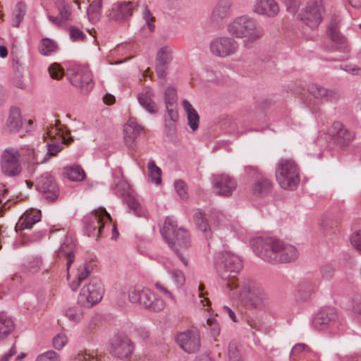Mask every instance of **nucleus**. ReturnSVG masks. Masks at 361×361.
<instances>
[{
    "label": "nucleus",
    "instance_id": "f257e3e1",
    "mask_svg": "<svg viewBox=\"0 0 361 361\" xmlns=\"http://www.w3.org/2000/svg\"><path fill=\"white\" fill-rule=\"evenodd\" d=\"M255 243L257 247L255 248V252L267 262H290L298 257V250L293 245L278 239L258 238Z\"/></svg>",
    "mask_w": 361,
    "mask_h": 361
},
{
    "label": "nucleus",
    "instance_id": "f03ea898",
    "mask_svg": "<svg viewBox=\"0 0 361 361\" xmlns=\"http://www.w3.org/2000/svg\"><path fill=\"white\" fill-rule=\"evenodd\" d=\"M177 226L175 221L167 217L161 229V233L169 246L174 251L183 264L187 267L188 261L185 257L183 251L186 250L190 245V234L185 229L177 228Z\"/></svg>",
    "mask_w": 361,
    "mask_h": 361
},
{
    "label": "nucleus",
    "instance_id": "7ed1b4c3",
    "mask_svg": "<svg viewBox=\"0 0 361 361\" xmlns=\"http://www.w3.org/2000/svg\"><path fill=\"white\" fill-rule=\"evenodd\" d=\"M228 33L238 38H244V46L249 48L264 35L263 28L246 16L234 18L227 25Z\"/></svg>",
    "mask_w": 361,
    "mask_h": 361
},
{
    "label": "nucleus",
    "instance_id": "20e7f679",
    "mask_svg": "<svg viewBox=\"0 0 361 361\" xmlns=\"http://www.w3.org/2000/svg\"><path fill=\"white\" fill-rule=\"evenodd\" d=\"M243 268L240 259L237 255L226 252L222 254L221 262L218 265L219 272L222 280L226 281V286L233 291L239 285L235 282V277Z\"/></svg>",
    "mask_w": 361,
    "mask_h": 361
},
{
    "label": "nucleus",
    "instance_id": "39448f33",
    "mask_svg": "<svg viewBox=\"0 0 361 361\" xmlns=\"http://www.w3.org/2000/svg\"><path fill=\"white\" fill-rule=\"evenodd\" d=\"M276 178L284 190H295L300 181V171L293 159H282L277 164Z\"/></svg>",
    "mask_w": 361,
    "mask_h": 361
},
{
    "label": "nucleus",
    "instance_id": "423d86ee",
    "mask_svg": "<svg viewBox=\"0 0 361 361\" xmlns=\"http://www.w3.org/2000/svg\"><path fill=\"white\" fill-rule=\"evenodd\" d=\"M128 298L130 302L138 304L145 308L159 312L164 310V300L157 298L149 289L137 286L130 287L128 290Z\"/></svg>",
    "mask_w": 361,
    "mask_h": 361
},
{
    "label": "nucleus",
    "instance_id": "0eeeda50",
    "mask_svg": "<svg viewBox=\"0 0 361 361\" xmlns=\"http://www.w3.org/2000/svg\"><path fill=\"white\" fill-rule=\"evenodd\" d=\"M233 298H240L243 301L245 306L262 309L269 302V296L265 291L259 287H250L249 285H245L241 289L237 288L231 292Z\"/></svg>",
    "mask_w": 361,
    "mask_h": 361
},
{
    "label": "nucleus",
    "instance_id": "6e6552de",
    "mask_svg": "<svg viewBox=\"0 0 361 361\" xmlns=\"http://www.w3.org/2000/svg\"><path fill=\"white\" fill-rule=\"evenodd\" d=\"M104 287L97 279H92L80 290L78 296V303L84 307H92L101 301L104 294Z\"/></svg>",
    "mask_w": 361,
    "mask_h": 361
},
{
    "label": "nucleus",
    "instance_id": "1a4fd4ad",
    "mask_svg": "<svg viewBox=\"0 0 361 361\" xmlns=\"http://www.w3.org/2000/svg\"><path fill=\"white\" fill-rule=\"evenodd\" d=\"M70 82L80 88L84 93L89 92L93 87L92 75L88 66H73L68 69Z\"/></svg>",
    "mask_w": 361,
    "mask_h": 361
},
{
    "label": "nucleus",
    "instance_id": "9d476101",
    "mask_svg": "<svg viewBox=\"0 0 361 361\" xmlns=\"http://www.w3.org/2000/svg\"><path fill=\"white\" fill-rule=\"evenodd\" d=\"M324 6L322 1L309 2L298 14V19L311 30L317 28L322 20Z\"/></svg>",
    "mask_w": 361,
    "mask_h": 361
},
{
    "label": "nucleus",
    "instance_id": "9b49d317",
    "mask_svg": "<svg viewBox=\"0 0 361 361\" xmlns=\"http://www.w3.org/2000/svg\"><path fill=\"white\" fill-rule=\"evenodd\" d=\"M178 345L188 354L196 353L201 347V338L197 329H188L176 336Z\"/></svg>",
    "mask_w": 361,
    "mask_h": 361
},
{
    "label": "nucleus",
    "instance_id": "f8f14e48",
    "mask_svg": "<svg viewBox=\"0 0 361 361\" xmlns=\"http://www.w3.org/2000/svg\"><path fill=\"white\" fill-rule=\"evenodd\" d=\"M134 351V345L124 334H115L111 341V353L117 359H129Z\"/></svg>",
    "mask_w": 361,
    "mask_h": 361
},
{
    "label": "nucleus",
    "instance_id": "ddd939ff",
    "mask_svg": "<svg viewBox=\"0 0 361 361\" xmlns=\"http://www.w3.org/2000/svg\"><path fill=\"white\" fill-rule=\"evenodd\" d=\"M20 152L16 148H7L4 151L1 155V167L4 175L16 176L20 173Z\"/></svg>",
    "mask_w": 361,
    "mask_h": 361
},
{
    "label": "nucleus",
    "instance_id": "4468645a",
    "mask_svg": "<svg viewBox=\"0 0 361 361\" xmlns=\"http://www.w3.org/2000/svg\"><path fill=\"white\" fill-rule=\"evenodd\" d=\"M106 221H111V216L104 209L96 211L88 216L85 225L87 235L98 238L102 233Z\"/></svg>",
    "mask_w": 361,
    "mask_h": 361
},
{
    "label": "nucleus",
    "instance_id": "2eb2a0df",
    "mask_svg": "<svg viewBox=\"0 0 361 361\" xmlns=\"http://www.w3.org/2000/svg\"><path fill=\"white\" fill-rule=\"evenodd\" d=\"M36 189L49 202L54 201L59 194L56 183L49 173H43L37 179Z\"/></svg>",
    "mask_w": 361,
    "mask_h": 361
},
{
    "label": "nucleus",
    "instance_id": "dca6fc26",
    "mask_svg": "<svg viewBox=\"0 0 361 361\" xmlns=\"http://www.w3.org/2000/svg\"><path fill=\"white\" fill-rule=\"evenodd\" d=\"M238 49V43L233 38L221 37L214 39L210 44L212 54L220 57L234 54Z\"/></svg>",
    "mask_w": 361,
    "mask_h": 361
},
{
    "label": "nucleus",
    "instance_id": "f3484780",
    "mask_svg": "<svg viewBox=\"0 0 361 361\" xmlns=\"http://www.w3.org/2000/svg\"><path fill=\"white\" fill-rule=\"evenodd\" d=\"M213 185L217 195L229 197L236 189V180L228 174L221 173L213 176Z\"/></svg>",
    "mask_w": 361,
    "mask_h": 361
},
{
    "label": "nucleus",
    "instance_id": "a211bd4d",
    "mask_svg": "<svg viewBox=\"0 0 361 361\" xmlns=\"http://www.w3.org/2000/svg\"><path fill=\"white\" fill-rule=\"evenodd\" d=\"M338 313L334 307H324L317 312L312 319V326L318 330L324 329L336 323Z\"/></svg>",
    "mask_w": 361,
    "mask_h": 361
},
{
    "label": "nucleus",
    "instance_id": "6ab92c4d",
    "mask_svg": "<svg viewBox=\"0 0 361 361\" xmlns=\"http://www.w3.org/2000/svg\"><path fill=\"white\" fill-rule=\"evenodd\" d=\"M330 134L334 141L341 147L348 145L355 136L353 131L349 130L339 121H335L332 123Z\"/></svg>",
    "mask_w": 361,
    "mask_h": 361
},
{
    "label": "nucleus",
    "instance_id": "aec40b11",
    "mask_svg": "<svg viewBox=\"0 0 361 361\" xmlns=\"http://www.w3.org/2000/svg\"><path fill=\"white\" fill-rule=\"evenodd\" d=\"M173 59V50L169 46H164L160 48L156 56V73L160 78H164L166 75V71L169 65Z\"/></svg>",
    "mask_w": 361,
    "mask_h": 361
},
{
    "label": "nucleus",
    "instance_id": "412c9836",
    "mask_svg": "<svg viewBox=\"0 0 361 361\" xmlns=\"http://www.w3.org/2000/svg\"><path fill=\"white\" fill-rule=\"evenodd\" d=\"M135 6V4L132 1H117L112 5L109 17L116 21L127 20L131 17Z\"/></svg>",
    "mask_w": 361,
    "mask_h": 361
},
{
    "label": "nucleus",
    "instance_id": "4be33fe9",
    "mask_svg": "<svg viewBox=\"0 0 361 361\" xmlns=\"http://www.w3.org/2000/svg\"><path fill=\"white\" fill-rule=\"evenodd\" d=\"M308 90L314 97L321 101L335 102L341 97L340 94L337 91L326 89L317 84L310 85Z\"/></svg>",
    "mask_w": 361,
    "mask_h": 361
},
{
    "label": "nucleus",
    "instance_id": "5701e85b",
    "mask_svg": "<svg viewBox=\"0 0 361 361\" xmlns=\"http://www.w3.org/2000/svg\"><path fill=\"white\" fill-rule=\"evenodd\" d=\"M339 22L337 18L331 19L328 26L327 35L334 44L336 49H343L346 47V39L340 32Z\"/></svg>",
    "mask_w": 361,
    "mask_h": 361
},
{
    "label": "nucleus",
    "instance_id": "b1692460",
    "mask_svg": "<svg viewBox=\"0 0 361 361\" xmlns=\"http://www.w3.org/2000/svg\"><path fill=\"white\" fill-rule=\"evenodd\" d=\"M75 248V245L73 241V240L68 237H66L64 242L61 245L60 248L58 250V257H65L66 259V269H67V279H69V269L74 262L75 256H74V250Z\"/></svg>",
    "mask_w": 361,
    "mask_h": 361
},
{
    "label": "nucleus",
    "instance_id": "393cba45",
    "mask_svg": "<svg viewBox=\"0 0 361 361\" xmlns=\"http://www.w3.org/2000/svg\"><path fill=\"white\" fill-rule=\"evenodd\" d=\"M254 11L259 15L274 17L279 11V6L274 0H257Z\"/></svg>",
    "mask_w": 361,
    "mask_h": 361
},
{
    "label": "nucleus",
    "instance_id": "a878e982",
    "mask_svg": "<svg viewBox=\"0 0 361 361\" xmlns=\"http://www.w3.org/2000/svg\"><path fill=\"white\" fill-rule=\"evenodd\" d=\"M231 0H219L214 7L211 19L213 22L219 23L231 15Z\"/></svg>",
    "mask_w": 361,
    "mask_h": 361
},
{
    "label": "nucleus",
    "instance_id": "bb28decb",
    "mask_svg": "<svg viewBox=\"0 0 361 361\" xmlns=\"http://www.w3.org/2000/svg\"><path fill=\"white\" fill-rule=\"evenodd\" d=\"M142 128L139 126L135 118H130L123 127L124 139L128 146H131L140 135Z\"/></svg>",
    "mask_w": 361,
    "mask_h": 361
},
{
    "label": "nucleus",
    "instance_id": "cd10ccee",
    "mask_svg": "<svg viewBox=\"0 0 361 361\" xmlns=\"http://www.w3.org/2000/svg\"><path fill=\"white\" fill-rule=\"evenodd\" d=\"M153 95L152 89L149 87H145L137 96L140 104L151 114H155L157 111V105L152 100Z\"/></svg>",
    "mask_w": 361,
    "mask_h": 361
},
{
    "label": "nucleus",
    "instance_id": "c85d7f7f",
    "mask_svg": "<svg viewBox=\"0 0 361 361\" xmlns=\"http://www.w3.org/2000/svg\"><path fill=\"white\" fill-rule=\"evenodd\" d=\"M23 126V120L20 110L18 108L12 107L6 121V128L9 133L18 132Z\"/></svg>",
    "mask_w": 361,
    "mask_h": 361
},
{
    "label": "nucleus",
    "instance_id": "c756f323",
    "mask_svg": "<svg viewBox=\"0 0 361 361\" xmlns=\"http://www.w3.org/2000/svg\"><path fill=\"white\" fill-rule=\"evenodd\" d=\"M194 221L197 228L203 233L206 239L212 238L211 228L203 213L201 212H195L194 215Z\"/></svg>",
    "mask_w": 361,
    "mask_h": 361
},
{
    "label": "nucleus",
    "instance_id": "7c9ffc66",
    "mask_svg": "<svg viewBox=\"0 0 361 361\" xmlns=\"http://www.w3.org/2000/svg\"><path fill=\"white\" fill-rule=\"evenodd\" d=\"M14 329V322L10 317L0 314V340L7 337Z\"/></svg>",
    "mask_w": 361,
    "mask_h": 361
},
{
    "label": "nucleus",
    "instance_id": "2f4dec72",
    "mask_svg": "<svg viewBox=\"0 0 361 361\" xmlns=\"http://www.w3.org/2000/svg\"><path fill=\"white\" fill-rule=\"evenodd\" d=\"M82 307L83 306L78 302L76 305L66 309L64 314L70 322L77 324L83 318L84 311Z\"/></svg>",
    "mask_w": 361,
    "mask_h": 361
},
{
    "label": "nucleus",
    "instance_id": "473e14b6",
    "mask_svg": "<svg viewBox=\"0 0 361 361\" xmlns=\"http://www.w3.org/2000/svg\"><path fill=\"white\" fill-rule=\"evenodd\" d=\"M64 173L66 176L72 181H82L86 176L82 168L78 165L64 168Z\"/></svg>",
    "mask_w": 361,
    "mask_h": 361
},
{
    "label": "nucleus",
    "instance_id": "72a5a7b5",
    "mask_svg": "<svg viewBox=\"0 0 361 361\" xmlns=\"http://www.w3.org/2000/svg\"><path fill=\"white\" fill-rule=\"evenodd\" d=\"M26 13V5L24 2L20 1L15 6L13 11L12 25L18 27Z\"/></svg>",
    "mask_w": 361,
    "mask_h": 361
},
{
    "label": "nucleus",
    "instance_id": "f704fd0d",
    "mask_svg": "<svg viewBox=\"0 0 361 361\" xmlns=\"http://www.w3.org/2000/svg\"><path fill=\"white\" fill-rule=\"evenodd\" d=\"M90 271V267L87 264H85L82 267H80L78 271L77 281L70 284L71 288L75 291L81 282L89 276Z\"/></svg>",
    "mask_w": 361,
    "mask_h": 361
},
{
    "label": "nucleus",
    "instance_id": "c9c22d12",
    "mask_svg": "<svg viewBox=\"0 0 361 361\" xmlns=\"http://www.w3.org/2000/svg\"><path fill=\"white\" fill-rule=\"evenodd\" d=\"M271 187V182L268 178H261L257 180L252 187V191L255 194L263 195L267 193Z\"/></svg>",
    "mask_w": 361,
    "mask_h": 361
},
{
    "label": "nucleus",
    "instance_id": "e433bc0d",
    "mask_svg": "<svg viewBox=\"0 0 361 361\" xmlns=\"http://www.w3.org/2000/svg\"><path fill=\"white\" fill-rule=\"evenodd\" d=\"M56 49V44L47 38L42 39L39 45V52L45 56L50 55L51 53L55 52Z\"/></svg>",
    "mask_w": 361,
    "mask_h": 361
},
{
    "label": "nucleus",
    "instance_id": "4c0bfd02",
    "mask_svg": "<svg viewBox=\"0 0 361 361\" xmlns=\"http://www.w3.org/2000/svg\"><path fill=\"white\" fill-rule=\"evenodd\" d=\"M149 176L152 181L157 185L160 184L161 182V170L158 167L154 161H149L147 165Z\"/></svg>",
    "mask_w": 361,
    "mask_h": 361
},
{
    "label": "nucleus",
    "instance_id": "58836bf2",
    "mask_svg": "<svg viewBox=\"0 0 361 361\" xmlns=\"http://www.w3.org/2000/svg\"><path fill=\"white\" fill-rule=\"evenodd\" d=\"M40 220L39 212H36L35 214H29L20 222V228L21 230L30 229L35 224Z\"/></svg>",
    "mask_w": 361,
    "mask_h": 361
},
{
    "label": "nucleus",
    "instance_id": "ea45409f",
    "mask_svg": "<svg viewBox=\"0 0 361 361\" xmlns=\"http://www.w3.org/2000/svg\"><path fill=\"white\" fill-rule=\"evenodd\" d=\"M47 153L44 157L40 161L41 163H44L49 159L50 157H55L56 154L62 151L63 149V143H51L47 144Z\"/></svg>",
    "mask_w": 361,
    "mask_h": 361
},
{
    "label": "nucleus",
    "instance_id": "a19ab883",
    "mask_svg": "<svg viewBox=\"0 0 361 361\" xmlns=\"http://www.w3.org/2000/svg\"><path fill=\"white\" fill-rule=\"evenodd\" d=\"M351 311L355 319L361 324V296H355L352 299Z\"/></svg>",
    "mask_w": 361,
    "mask_h": 361
},
{
    "label": "nucleus",
    "instance_id": "79ce46f5",
    "mask_svg": "<svg viewBox=\"0 0 361 361\" xmlns=\"http://www.w3.org/2000/svg\"><path fill=\"white\" fill-rule=\"evenodd\" d=\"M94 359L102 360L104 359V357H102V355H98L97 353L87 351L79 352L75 357V360L78 361H90Z\"/></svg>",
    "mask_w": 361,
    "mask_h": 361
},
{
    "label": "nucleus",
    "instance_id": "37998d69",
    "mask_svg": "<svg viewBox=\"0 0 361 361\" xmlns=\"http://www.w3.org/2000/svg\"><path fill=\"white\" fill-rule=\"evenodd\" d=\"M165 106L177 104L176 90L173 87H168L164 92Z\"/></svg>",
    "mask_w": 361,
    "mask_h": 361
},
{
    "label": "nucleus",
    "instance_id": "c03bdc74",
    "mask_svg": "<svg viewBox=\"0 0 361 361\" xmlns=\"http://www.w3.org/2000/svg\"><path fill=\"white\" fill-rule=\"evenodd\" d=\"M48 70L50 76L55 80H59L64 75L63 69L56 63L51 64Z\"/></svg>",
    "mask_w": 361,
    "mask_h": 361
},
{
    "label": "nucleus",
    "instance_id": "a18cd8bd",
    "mask_svg": "<svg viewBox=\"0 0 361 361\" xmlns=\"http://www.w3.org/2000/svg\"><path fill=\"white\" fill-rule=\"evenodd\" d=\"M166 114L165 118L166 121L170 120L176 122L178 120V114L177 111V104H171L166 106Z\"/></svg>",
    "mask_w": 361,
    "mask_h": 361
},
{
    "label": "nucleus",
    "instance_id": "49530a36",
    "mask_svg": "<svg viewBox=\"0 0 361 361\" xmlns=\"http://www.w3.org/2000/svg\"><path fill=\"white\" fill-rule=\"evenodd\" d=\"M305 352H308L307 345L302 343H298L294 345L290 352V357L295 359H302V357L300 356V354L305 353Z\"/></svg>",
    "mask_w": 361,
    "mask_h": 361
},
{
    "label": "nucleus",
    "instance_id": "de8ad7c7",
    "mask_svg": "<svg viewBox=\"0 0 361 361\" xmlns=\"http://www.w3.org/2000/svg\"><path fill=\"white\" fill-rule=\"evenodd\" d=\"M207 324L209 327L210 334L213 337L219 336L221 329L216 319L213 317L208 318L207 320Z\"/></svg>",
    "mask_w": 361,
    "mask_h": 361
},
{
    "label": "nucleus",
    "instance_id": "09e8293b",
    "mask_svg": "<svg viewBox=\"0 0 361 361\" xmlns=\"http://www.w3.org/2000/svg\"><path fill=\"white\" fill-rule=\"evenodd\" d=\"M174 188L178 193V195L180 196V197L183 200H185L188 198V192L186 190V185L185 183L180 180H176L174 183Z\"/></svg>",
    "mask_w": 361,
    "mask_h": 361
},
{
    "label": "nucleus",
    "instance_id": "8fccbe9b",
    "mask_svg": "<svg viewBox=\"0 0 361 361\" xmlns=\"http://www.w3.org/2000/svg\"><path fill=\"white\" fill-rule=\"evenodd\" d=\"M170 274L178 287H180L184 284L185 279L183 273L180 270H172L170 271Z\"/></svg>",
    "mask_w": 361,
    "mask_h": 361
},
{
    "label": "nucleus",
    "instance_id": "3c124183",
    "mask_svg": "<svg viewBox=\"0 0 361 361\" xmlns=\"http://www.w3.org/2000/svg\"><path fill=\"white\" fill-rule=\"evenodd\" d=\"M188 118V124L190 128L193 130H196L199 126L200 117L197 111L193 113H190L187 115Z\"/></svg>",
    "mask_w": 361,
    "mask_h": 361
},
{
    "label": "nucleus",
    "instance_id": "603ef678",
    "mask_svg": "<svg viewBox=\"0 0 361 361\" xmlns=\"http://www.w3.org/2000/svg\"><path fill=\"white\" fill-rule=\"evenodd\" d=\"M59 359V355L54 350H48L39 355L36 361H51Z\"/></svg>",
    "mask_w": 361,
    "mask_h": 361
},
{
    "label": "nucleus",
    "instance_id": "864d4df0",
    "mask_svg": "<svg viewBox=\"0 0 361 361\" xmlns=\"http://www.w3.org/2000/svg\"><path fill=\"white\" fill-rule=\"evenodd\" d=\"M314 290V285L312 283H311L308 280H304L302 281L298 287V292H305V297L307 298L310 295V294Z\"/></svg>",
    "mask_w": 361,
    "mask_h": 361
},
{
    "label": "nucleus",
    "instance_id": "5fc2aeb1",
    "mask_svg": "<svg viewBox=\"0 0 361 361\" xmlns=\"http://www.w3.org/2000/svg\"><path fill=\"white\" fill-rule=\"evenodd\" d=\"M67 342V337L63 334H59L53 338V345L58 350H61Z\"/></svg>",
    "mask_w": 361,
    "mask_h": 361
},
{
    "label": "nucleus",
    "instance_id": "6e6d98bb",
    "mask_svg": "<svg viewBox=\"0 0 361 361\" xmlns=\"http://www.w3.org/2000/svg\"><path fill=\"white\" fill-rule=\"evenodd\" d=\"M142 16L144 20H145L146 25H147L149 31L153 32L155 28V26L153 24L154 17L152 16L150 11L148 9L147 7L145 8Z\"/></svg>",
    "mask_w": 361,
    "mask_h": 361
},
{
    "label": "nucleus",
    "instance_id": "4d7b16f0",
    "mask_svg": "<svg viewBox=\"0 0 361 361\" xmlns=\"http://www.w3.org/2000/svg\"><path fill=\"white\" fill-rule=\"evenodd\" d=\"M41 265V259L39 258H34L28 261L26 264V269L27 271L34 273L37 271Z\"/></svg>",
    "mask_w": 361,
    "mask_h": 361
},
{
    "label": "nucleus",
    "instance_id": "13d9d810",
    "mask_svg": "<svg viewBox=\"0 0 361 361\" xmlns=\"http://www.w3.org/2000/svg\"><path fill=\"white\" fill-rule=\"evenodd\" d=\"M350 243L357 251L361 252V230L351 235Z\"/></svg>",
    "mask_w": 361,
    "mask_h": 361
},
{
    "label": "nucleus",
    "instance_id": "bf43d9fd",
    "mask_svg": "<svg viewBox=\"0 0 361 361\" xmlns=\"http://www.w3.org/2000/svg\"><path fill=\"white\" fill-rule=\"evenodd\" d=\"M70 36L73 41H78L84 39L85 34L78 28L73 26L70 27Z\"/></svg>",
    "mask_w": 361,
    "mask_h": 361
},
{
    "label": "nucleus",
    "instance_id": "052dcab7",
    "mask_svg": "<svg viewBox=\"0 0 361 361\" xmlns=\"http://www.w3.org/2000/svg\"><path fill=\"white\" fill-rule=\"evenodd\" d=\"M156 288L162 293L166 298L171 299L172 301L175 302L174 297L173 294L161 283L157 282L155 283Z\"/></svg>",
    "mask_w": 361,
    "mask_h": 361
},
{
    "label": "nucleus",
    "instance_id": "680f3d73",
    "mask_svg": "<svg viewBox=\"0 0 361 361\" xmlns=\"http://www.w3.org/2000/svg\"><path fill=\"white\" fill-rule=\"evenodd\" d=\"M25 154L27 157L29 161L37 164L41 163L40 161H38L37 154L35 152L34 148L27 147L25 149Z\"/></svg>",
    "mask_w": 361,
    "mask_h": 361
},
{
    "label": "nucleus",
    "instance_id": "e2e57ef3",
    "mask_svg": "<svg viewBox=\"0 0 361 361\" xmlns=\"http://www.w3.org/2000/svg\"><path fill=\"white\" fill-rule=\"evenodd\" d=\"M322 276L324 279H331L334 274V269L330 266H324L322 268Z\"/></svg>",
    "mask_w": 361,
    "mask_h": 361
},
{
    "label": "nucleus",
    "instance_id": "0e129e2a",
    "mask_svg": "<svg viewBox=\"0 0 361 361\" xmlns=\"http://www.w3.org/2000/svg\"><path fill=\"white\" fill-rule=\"evenodd\" d=\"M102 5V0H94L92 4L90 5L87 9V13L90 12H94L99 13L101 11Z\"/></svg>",
    "mask_w": 361,
    "mask_h": 361
},
{
    "label": "nucleus",
    "instance_id": "69168bd1",
    "mask_svg": "<svg viewBox=\"0 0 361 361\" xmlns=\"http://www.w3.org/2000/svg\"><path fill=\"white\" fill-rule=\"evenodd\" d=\"M17 353L15 345L8 350V351L4 354L0 361H8Z\"/></svg>",
    "mask_w": 361,
    "mask_h": 361
},
{
    "label": "nucleus",
    "instance_id": "338daca9",
    "mask_svg": "<svg viewBox=\"0 0 361 361\" xmlns=\"http://www.w3.org/2000/svg\"><path fill=\"white\" fill-rule=\"evenodd\" d=\"M127 201L129 208L133 209L136 213L137 209L140 206L138 202L132 197H130Z\"/></svg>",
    "mask_w": 361,
    "mask_h": 361
},
{
    "label": "nucleus",
    "instance_id": "774afa93",
    "mask_svg": "<svg viewBox=\"0 0 361 361\" xmlns=\"http://www.w3.org/2000/svg\"><path fill=\"white\" fill-rule=\"evenodd\" d=\"M237 347L235 343H230L228 345V355L230 359L237 358Z\"/></svg>",
    "mask_w": 361,
    "mask_h": 361
}]
</instances>
